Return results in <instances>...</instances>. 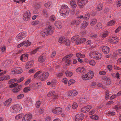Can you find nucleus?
Instances as JSON below:
<instances>
[{
	"label": "nucleus",
	"instance_id": "obj_1",
	"mask_svg": "<svg viewBox=\"0 0 121 121\" xmlns=\"http://www.w3.org/2000/svg\"><path fill=\"white\" fill-rule=\"evenodd\" d=\"M54 30L53 26L49 25L48 28L44 29L41 32L40 34L43 36H46L52 34Z\"/></svg>",
	"mask_w": 121,
	"mask_h": 121
},
{
	"label": "nucleus",
	"instance_id": "obj_2",
	"mask_svg": "<svg viewBox=\"0 0 121 121\" xmlns=\"http://www.w3.org/2000/svg\"><path fill=\"white\" fill-rule=\"evenodd\" d=\"M69 9L67 6L63 5L61 7L60 10V13L62 14V15L64 16L65 15H67L69 13Z\"/></svg>",
	"mask_w": 121,
	"mask_h": 121
},
{
	"label": "nucleus",
	"instance_id": "obj_3",
	"mask_svg": "<svg viewBox=\"0 0 121 121\" xmlns=\"http://www.w3.org/2000/svg\"><path fill=\"white\" fill-rule=\"evenodd\" d=\"M49 73L48 72H44L41 75H39L38 76L39 79L43 81L47 79L49 76Z\"/></svg>",
	"mask_w": 121,
	"mask_h": 121
},
{
	"label": "nucleus",
	"instance_id": "obj_4",
	"mask_svg": "<svg viewBox=\"0 0 121 121\" xmlns=\"http://www.w3.org/2000/svg\"><path fill=\"white\" fill-rule=\"evenodd\" d=\"M88 1V0H78L77 1V3L79 8H82L87 3Z\"/></svg>",
	"mask_w": 121,
	"mask_h": 121
},
{
	"label": "nucleus",
	"instance_id": "obj_5",
	"mask_svg": "<svg viewBox=\"0 0 121 121\" xmlns=\"http://www.w3.org/2000/svg\"><path fill=\"white\" fill-rule=\"evenodd\" d=\"M31 16V13L29 11H26V13H24L23 16V19L24 21H27L29 20Z\"/></svg>",
	"mask_w": 121,
	"mask_h": 121
},
{
	"label": "nucleus",
	"instance_id": "obj_6",
	"mask_svg": "<svg viewBox=\"0 0 121 121\" xmlns=\"http://www.w3.org/2000/svg\"><path fill=\"white\" fill-rule=\"evenodd\" d=\"M11 71L13 74H17L21 73L22 72V71L21 68H15L11 69Z\"/></svg>",
	"mask_w": 121,
	"mask_h": 121
},
{
	"label": "nucleus",
	"instance_id": "obj_7",
	"mask_svg": "<svg viewBox=\"0 0 121 121\" xmlns=\"http://www.w3.org/2000/svg\"><path fill=\"white\" fill-rule=\"evenodd\" d=\"M84 115L82 113H79L76 114L75 117L76 121H82L84 118Z\"/></svg>",
	"mask_w": 121,
	"mask_h": 121
},
{
	"label": "nucleus",
	"instance_id": "obj_8",
	"mask_svg": "<svg viewBox=\"0 0 121 121\" xmlns=\"http://www.w3.org/2000/svg\"><path fill=\"white\" fill-rule=\"evenodd\" d=\"M62 110V108L59 107H57L52 109V112L56 114L59 115L61 113Z\"/></svg>",
	"mask_w": 121,
	"mask_h": 121
},
{
	"label": "nucleus",
	"instance_id": "obj_9",
	"mask_svg": "<svg viewBox=\"0 0 121 121\" xmlns=\"http://www.w3.org/2000/svg\"><path fill=\"white\" fill-rule=\"evenodd\" d=\"M100 49L104 54H108L110 51L109 48L106 46L100 47Z\"/></svg>",
	"mask_w": 121,
	"mask_h": 121
},
{
	"label": "nucleus",
	"instance_id": "obj_10",
	"mask_svg": "<svg viewBox=\"0 0 121 121\" xmlns=\"http://www.w3.org/2000/svg\"><path fill=\"white\" fill-rule=\"evenodd\" d=\"M31 43L29 42L28 40L26 41H24L20 44H19L17 46V47L18 48H19L23 45H25V46H30L31 44Z\"/></svg>",
	"mask_w": 121,
	"mask_h": 121
},
{
	"label": "nucleus",
	"instance_id": "obj_11",
	"mask_svg": "<svg viewBox=\"0 0 121 121\" xmlns=\"http://www.w3.org/2000/svg\"><path fill=\"white\" fill-rule=\"evenodd\" d=\"M31 117L32 115L31 114L26 115L24 116L22 121H30Z\"/></svg>",
	"mask_w": 121,
	"mask_h": 121
},
{
	"label": "nucleus",
	"instance_id": "obj_12",
	"mask_svg": "<svg viewBox=\"0 0 121 121\" xmlns=\"http://www.w3.org/2000/svg\"><path fill=\"white\" fill-rule=\"evenodd\" d=\"M109 42L112 43H115L118 42L119 40L116 37H112L109 39Z\"/></svg>",
	"mask_w": 121,
	"mask_h": 121
},
{
	"label": "nucleus",
	"instance_id": "obj_13",
	"mask_svg": "<svg viewBox=\"0 0 121 121\" xmlns=\"http://www.w3.org/2000/svg\"><path fill=\"white\" fill-rule=\"evenodd\" d=\"M33 66V62L32 61H30L26 64L25 67L26 69H29Z\"/></svg>",
	"mask_w": 121,
	"mask_h": 121
},
{
	"label": "nucleus",
	"instance_id": "obj_14",
	"mask_svg": "<svg viewBox=\"0 0 121 121\" xmlns=\"http://www.w3.org/2000/svg\"><path fill=\"white\" fill-rule=\"evenodd\" d=\"M46 57L44 55H41L39 57L38 60L40 62H43L45 60Z\"/></svg>",
	"mask_w": 121,
	"mask_h": 121
},
{
	"label": "nucleus",
	"instance_id": "obj_15",
	"mask_svg": "<svg viewBox=\"0 0 121 121\" xmlns=\"http://www.w3.org/2000/svg\"><path fill=\"white\" fill-rule=\"evenodd\" d=\"M33 86H31V87L32 88H35L36 89H37L40 86H41V83L40 82H38L35 83V84L33 83L32 84Z\"/></svg>",
	"mask_w": 121,
	"mask_h": 121
},
{
	"label": "nucleus",
	"instance_id": "obj_16",
	"mask_svg": "<svg viewBox=\"0 0 121 121\" xmlns=\"http://www.w3.org/2000/svg\"><path fill=\"white\" fill-rule=\"evenodd\" d=\"M22 86L21 85H18L17 87H16L13 89V91L14 93H16L18 92V91L20 90L21 89V88Z\"/></svg>",
	"mask_w": 121,
	"mask_h": 121
},
{
	"label": "nucleus",
	"instance_id": "obj_17",
	"mask_svg": "<svg viewBox=\"0 0 121 121\" xmlns=\"http://www.w3.org/2000/svg\"><path fill=\"white\" fill-rule=\"evenodd\" d=\"M55 25L58 28H61L62 26V24L60 21H56L55 23Z\"/></svg>",
	"mask_w": 121,
	"mask_h": 121
},
{
	"label": "nucleus",
	"instance_id": "obj_18",
	"mask_svg": "<svg viewBox=\"0 0 121 121\" xmlns=\"http://www.w3.org/2000/svg\"><path fill=\"white\" fill-rule=\"evenodd\" d=\"M103 82L105 84L107 85H109L111 83L110 79L108 77L104 78V80Z\"/></svg>",
	"mask_w": 121,
	"mask_h": 121
},
{
	"label": "nucleus",
	"instance_id": "obj_19",
	"mask_svg": "<svg viewBox=\"0 0 121 121\" xmlns=\"http://www.w3.org/2000/svg\"><path fill=\"white\" fill-rule=\"evenodd\" d=\"M78 92L76 90L73 91H70L68 93L69 95L70 96H75L78 94Z\"/></svg>",
	"mask_w": 121,
	"mask_h": 121
},
{
	"label": "nucleus",
	"instance_id": "obj_20",
	"mask_svg": "<svg viewBox=\"0 0 121 121\" xmlns=\"http://www.w3.org/2000/svg\"><path fill=\"white\" fill-rule=\"evenodd\" d=\"M85 70V69L82 67H78L77 69L76 70V72L79 73L84 72Z\"/></svg>",
	"mask_w": 121,
	"mask_h": 121
},
{
	"label": "nucleus",
	"instance_id": "obj_21",
	"mask_svg": "<svg viewBox=\"0 0 121 121\" xmlns=\"http://www.w3.org/2000/svg\"><path fill=\"white\" fill-rule=\"evenodd\" d=\"M102 57V55L100 53L98 52H96L95 59L96 60H99L101 59Z\"/></svg>",
	"mask_w": 121,
	"mask_h": 121
},
{
	"label": "nucleus",
	"instance_id": "obj_22",
	"mask_svg": "<svg viewBox=\"0 0 121 121\" xmlns=\"http://www.w3.org/2000/svg\"><path fill=\"white\" fill-rule=\"evenodd\" d=\"M10 78V77L9 75H4L0 78V81H3L4 80L9 79Z\"/></svg>",
	"mask_w": 121,
	"mask_h": 121
},
{
	"label": "nucleus",
	"instance_id": "obj_23",
	"mask_svg": "<svg viewBox=\"0 0 121 121\" xmlns=\"http://www.w3.org/2000/svg\"><path fill=\"white\" fill-rule=\"evenodd\" d=\"M15 107V106H12L10 107V110L11 112L13 113H16L17 112V110Z\"/></svg>",
	"mask_w": 121,
	"mask_h": 121
},
{
	"label": "nucleus",
	"instance_id": "obj_24",
	"mask_svg": "<svg viewBox=\"0 0 121 121\" xmlns=\"http://www.w3.org/2000/svg\"><path fill=\"white\" fill-rule=\"evenodd\" d=\"M10 62V61L9 60H6L3 62V65L5 67H8Z\"/></svg>",
	"mask_w": 121,
	"mask_h": 121
},
{
	"label": "nucleus",
	"instance_id": "obj_25",
	"mask_svg": "<svg viewBox=\"0 0 121 121\" xmlns=\"http://www.w3.org/2000/svg\"><path fill=\"white\" fill-rule=\"evenodd\" d=\"M12 99L9 98L8 100H6L4 103V105L5 106H7L9 105L12 101Z\"/></svg>",
	"mask_w": 121,
	"mask_h": 121
},
{
	"label": "nucleus",
	"instance_id": "obj_26",
	"mask_svg": "<svg viewBox=\"0 0 121 121\" xmlns=\"http://www.w3.org/2000/svg\"><path fill=\"white\" fill-rule=\"evenodd\" d=\"M96 52H91L89 53V56L91 58H95V54H96Z\"/></svg>",
	"mask_w": 121,
	"mask_h": 121
},
{
	"label": "nucleus",
	"instance_id": "obj_27",
	"mask_svg": "<svg viewBox=\"0 0 121 121\" xmlns=\"http://www.w3.org/2000/svg\"><path fill=\"white\" fill-rule=\"evenodd\" d=\"M87 74V75H88L89 79H91L94 76L93 72L91 71H89L88 72V73Z\"/></svg>",
	"mask_w": 121,
	"mask_h": 121
},
{
	"label": "nucleus",
	"instance_id": "obj_28",
	"mask_svg": "<svg viewBox=\"0 0 121 121\" xmlns=\"http://www.w3.org/2000/svg\"><path fill=\"white\" fill-rule=\"evenodd\" d=\"M102 27L101 23H98L95 27V29L96 30L99 29Z\"/></svg>",
	"mask_w": 121,
	"mask_h": 121
},
{
	"label": "nucleus",
	"instance_id": "obj_29",
	"mask_svg": "<svg viewBox=\"0 0 121 121\" xmlns=\"http://www.w3.org/2000/svg\"><path fill=\"white\" fill-rule=\"evenodd\" d=\"M86 98H80L78 100V102L81 104H83L85 103L86 101Z\"/></svg>",
	"mask_w": 121,
	"mask_h": 121
},
{
	"label": "nucleus",
	"instance_id": "obj_30",
	"mask_svg": "<svg viewBox=\"0 0 121 121\" xmlns=\"http://www.w3.org/2000/svg\"><path fill=\"white\" fill-rule=\"evenodd\" d=\"M66 76L68 77H70L72 76L73 74V73L70 71H66L65 72Z\"/></svg>",
	"mask_w": 121,
	"mask_h": 121
},
{
	"label": "nucleus",
	"instance_id": "obj_31",
	"mask_svg": "<svg viewBox=\"0 0 121 121\" xmlns=\"http://www.w3.org/2000/svg\"><path fill=\"white\" fill-rule=\"evenodd\" d=\"M66 39L63 37H61L59 38L58 42L60 43H65Z\"/></svg>",
	"mask_w": 121,
	"mask_h": 121
},
{
	"label": "nucleus",
	"instance_id": "obj_32",
	"mask_svg": "<svg viewBox=\"0 0 121 121\" xmlns=\"http://www.w3.org/2000/svg\"><path fill=\"white\" fill-rule=\"evenodd\" d=\"M115 23V22L114 20H112L108 23L107 25V26H111L114 25Z\"/></svg>",
	"mask_w": 121,
	"mask_h": 121
},
{
	"label": "nucleus",
	"instance_id": "obj_33",
	"mask_svg": "<svg viewBox=\"0 0 121 121\" xmlns=\"http://www.w3.org/2000/svg\"><path fill=\"white\" fill-rule=\"evenodd\" d=\"M103 5L102 4H99L97 6V10L100 11L102 9Z\"/></svg>",
	"mask_w": 121,
	"mask_h": 121
},
{
	"label": "nucleus",
	"instance_id": "obj_34",
	"mask_svg": "<svg viewBox=\"0 0 121 121\" xmlns=\"http://www.w3.org/2000/svg\"><path fill=\"white\" fill-rule=\"evenodd\" d=\"M88 23L86 21H84L82 23V28H86L88 25Z\"/></svg>",
	"mask_w": 121,
	"mask_h": 121
},
{
	"label": "nucleus",
	"instance_id": "obj_35",
	"mask_svg": "<svg viewBox=\"0 0 121 121\" xmlns=\"http://www.w3.org/2000/svg\"><path fill=\"white\" fill-rule=\"evenodd\" d=\"M24 114L23 113L19 114L17 115L15 117V119L17 120H18L19 119L21 118L23 116Z\"/></svg>",
	"mask_w": 121,
	"mask_h": 121
},
{
	"label": "nucleus",
	"instance_id": "obj_36",
	"mask_svg": "<svg viewBox=\"0 0 121 121\" xmlns=\"http://www.w3.org/2000/svg\"><path fill=\"white\" fill-rule=\"evenodd\" d=\"M88 75H87V74H85L83 75L82 76V77L84 80H86L88 79H89V78Z\"/></svg>",
	"mask_w": 121,
	"mask_h": 121
},
{
	"label": "nucleus",
	"instance_id": "obj_37",
	"mask_svg": "<svg viewBox=\"0 0 121 121\" xmlns=\"http://www.w3.org/2000/svg\"><path fill=\"white\" fill-rule=\"evenodd\" d=\"M108 34V32L107 31H104L102 34V38H104L107 36Z\"/></svg>",
	"mask_w": 121,
	"mask_h": 121
},
{
	"label": "nucleus",
	"instance_id": "obj_38",
	"mask_svg": "<svg viewBox=\"0 0 121 121\" xmlns=\"http://www.w3.org/2000/svg\"><path fill=\"white\" fill-rule=\"evenodd\" d=\"M30 90V87H27L24 88L23 90V91L25 93H27Z\"/></svg>",
	"mask_w": 121,
	"mask_h": 121
},
{
	"label": "nucleus",
	"instance_id": "obj_39",
	"mask_svg": "<svg viewBox=\"0 0 121 121\" xmlns=\"http://www.w3.org/2000/svg\"><path fill=\"white\" fill-rule=\"evenodd\" d=\"M79 35H76L74 36H73L71 38V41L73 42V41L76 40L77 39H78L79 37Z\"/></svg>",
	"mask_w": 121,
	"mask_h": 121
},
{
	"label": "nucleus",
	"instance_id": "obj_40",
	"mask_svg": "<svg viewBox=\"0 0 121 121\" xmlns=\"http://www.w3.org/2000/svg\"><path fill=\"white\" fill-rule=\"evenodd\" d=\"M14 106L16 107H15V108H16L17 110V112L19 111L22 108L21 107L19 104H17L15 106Z\"/></svg>",
	"mask_w": 121,
	"mask_h": 121
},
{
	"label": "nucleus",
	"instance_id": "obj_41",
	"mask_svg": "<svg viewBox=\"0 0 121 121\" xmlns=\"http://www.w3.org/2000/svg\"><path fill=\"white\" fill-rule=\"evenodd\" d=\"M97 20L96 19H94L92 20V22L91 23V26H93L97 22Z\"/></svg>",
	"mask_w": 121,
	"mask_h": 121
},
{
	"label": "nucleus",
	"instance_id": "obj_42",
	"mask_svg": "<svg viewBox=\"0 0 121 121\" xmlns=\"http://www.w3.org/2000/svg\"><path fill=\"white\" fill-rule=\"evenodd\" d=\"M75 82V81L73 79H71L70 80L68 81V85L69 86H70L71 84H73Z\"/></svg>",
	"mask_w": 121,
	"mask_h": 121
},
{
	"label": "nucleus",
	"instance_id": "obj_43",
	"mask_svg": "<svg viewBox=\"0 0 121 121\" xmlns=\"http://www.w3.org/2000/svg\"><path fill=\"white\" fill-rule=\"evenodd\" d=\"M76 56L77 57L84 58L85 56L84 55H82L81 53H77L76 54Z\"/></svg>",
	"mask_w": 121,
	"mask_h": 121
},
{
	"label": "nucleus",
	"instance_id": "obj_44",
	"mask_svg": "<svg viewBox=\"0 0 121 121\" xmlns=\"http://www.w3.org/2000/svg\"><path fill=\"white\" fill-rule=\"evenodd\" d=\"M39 23V22L38 20L32 22L31 23L34 26L36 25Z\"/></svg>",
	"mask_w": 121,
	"mask_h": 121
},
{
	"label": "nucleus",
	"instance_id": "obj_45",
	"mask_svg": "<svg viewBox=\"0 0 121 121\" xmlns=\"http://www.w3.org/2000/svg\"><path fill=\"white\" fill-rule=\"evenodd\" d=\"M89 63L92 66H94L95 64V62L94 60H90Z\"/></svg>",
	"mask_w": 121,
	"mask_h": 121
},
{
	"label": "nucleus",
	"instance_id": "obj_46",
	"mask_svg": "<svg viewBox=\"0 0 121 121\" xmlns=\"http://www.w3.org/2000/svg\"><path fill=\"white\" fill-rule=\"evenodd\" d=\"M90 117L92 119L96 120H98V116L96 115H94L93 116H91Z\"/></svg>",
	"mask_w": 121,
	"mask_h": 121
},
{
	"label": "nucleus",
	"instance_id": "obj_47",
	"mask_svg": "<svg viewBox=\"0 0 121 121\" xmlns=\"http://www.w3.org/2000/svg\"><path fill=\"white\" fill-rule=\"evenodd\" d=\"M49 20L53 22L56 20V18L54 15L51 16L49 18Z\"/></svg>",
	"mask_w": 121,
	"mask_h": 121
},
{
	"label": "nucleus",
	"instance_id": "obj_48",
	"mask_svg": "<svg viewBox=\"0 0 121 121\" xmlns=\"http://www.w3.org/2000/svg\"><path fill=\"white\" fill-rule=\"evenodd\" d=\"M77 107L78 105L77 103L75 102H74L72 105V108H73V109H75Z\"/></svg>",
	"mask_w": 121,
	"mask_h": 121
},
{
	"label": "nucleus",
	"instance_id": "obj_49",
	"mask_svg": "<svg viewBox=\"0 0 121 121\" xmlns=\"http://www.w3.org/2000/svg\"><path fill=\"white\" fill-rule=\"evenodd\" d=\"M40 102L38 100V101L36 102L35 104V106L36 107V108H39L40 107Z\"/></svg>",
	"mask_w": 121,
	"mask_h": 121
},
{
	"label": "nucleus",
	"instance_id": "obj_50",
	"mask_svg": "<svg viewBox=\"0 0 121 121\" xmlns=\"http://www.w3.org/2000/svg\"><path fill=\"white\" fill-rule=\"evenodd\" d=\"M17 80L16 79H13L10 80L9 82V84H11L12 83L15 82Z\"/></svg>",
	"mask_w": 121,
	"mask_h": 121
},
{
	"label": "nucleus",
	"instance_id": "obj_51",
	"mask_svg": "<svg viewBox=\"0 0 121 121\" xmlns=\"http://www.w3.org/2000/svg\"><path fill=\"white\" fill-rule=\"evenodd\" d=\"M107 114H108V116H113L115 115V112H109L108 113H107Z\"/></svg>",
	"mask_w": 121,
	"mask_h": 121
},
{
	"label": "nucleus",
	"instance_id": "obj_52",
	"mask_svg": "<svg viewBox=\"0 0 121 121\" xmlns=\"http://www.w3.org/2000/svg\"><path fill=\"white\" fill-rule=\"evenodd\" d=\"M24 97V95L23 94H20L19 95L17 96V98L18 99H20Z\"/></svg>",
	"mask_w": 121,
	"mask_h": 121
},
{
	"label": "nucleus",
	"instance_id": "obj_53",
	"mask_svg": "<svg viewBox=\"0 0 121 121\" xmlns=\"http://www.w3.org/2000/svg\"><path fill=\"white\" fill-rule=\"evenodd\" d=\"M81 111L82 112H88L87 111V110L86 107L83 108L81 109Z\"/></svg>",
	"mask_w": 121,
	"mask_h": 121
},
{
	"label": "nucleus",
	"instance_id": "obj_54",
	"mask_svg": "<svg viewBox=\"0 0 121 121\" xmlns=\"http://www.w3.org/2000/svg\"><path fill=\"white\" fill-rule=\"evenodd\" d=\"M42 71L41 70L35 73L34 75V78H35L37 77V76L40 73H42Z\"/></svg>",
	"mask_w": 121,
	"mask_h": 121
},
{
	"label": "nucleus",
	"instance_id": "obj_55",
	"mask_svg": "<svg viewBox=\"0 0 121 121\" xmlns=\"http://www.w3.org/2000/svg\"><path fill=\"white\" fill-rule=\"evenodd\" d=\"M28 54H23L21 56V58H20L21 60H22V58H23V57H28Z\"/></svg>",
	"mask_w": 121,
	"mask_h": 121
},
{
	"label": "nucleus",
	"instance_id": "obj_56",
	"mask_svg": "<svg viewBox=\"0 0 121 121\" xmlns=\"http://www.w3.org/2000/svg\"><path fill=\"white\" fill-rule=\"evenodd\" d=\"M55 94V92L54 91H52V92H50L48 95V96H53V95Z\"/></svg>",
	"mask_w": 121,
	"mask_h": 121
},
{
	"label": "nucleus",
	"instance_id": "obj_57",
	"mask_svg": "<svg viewBox=\"0 0 121 121\" xmlns=\"http://www.w3.org/2000/svg\"><path fill=\"white\" fill-rule=\"evenodd\" d=\"M43 14L45 17H47L48 16V14L46 10H43Z\"/></svg>",
	"mask_w": 121,
	"mask_h": 121
},
{
	"label": "nucleus",
	"instance_id": "obj_58",
	"mask_svg": "<svg viewBox=\"0 0 121 121\" xmlns=\"http://www.w3.org/2000/svg\"><path fill=\"white\" fill-rule=\"evenodd\" d=\"M65 41V44L67 46H69L70 44V41L66 39Z\"/></svg>",
	"mask_w": 121,
	"mask_h": 121
},
{
	"label": "nucleus",
	"instance_id": "obj_59",
	"mask_svg": "<svg viewBox=\"0 0 121 121\" xmlns=\"http://www.w3.org/2000/svg\"><path fill=\"white\" fill-rule=\"evenodd\" d=\"M73 56V54H69L68 55L66 56L65 57V58L66 59H67L68 58H70L72 57Z\"/></svg>",
	"mask_w": 121,
	"mask_h": 121
},
{
	"label": "nucleus",
	"instance_id": "obj_60",
	"mask_svg": "<svg viewBox=\"0 0 121 121\" xmlns=\"http://www.w3.org/2000/svg\"><path fill=\"white\" fill-rule=\"evenodd\" d=\"M18 85V84L16 83H15L13 84H11L9 86V87L10 88H12Z\"/></svg>",
	"mask_w": 121,
	"mask_h": 121
},
{
	"label": "nucleus",
	"instance_id": "obj_61",
	"mask_svg": "<svg viewBox=\"0 0 121 121\" xmlns=\"http://www.w3.org/2000/svg\"><path fill=\"white\" fill-rule=\"evenodd\" d=\"M107 67L108 68V70L110 71L112 69V65H107Z\"/></svg>",
	"mask_w": 121,
	"mask_h": 121
},
{
	"label": "nucleus",
	"instance_id": "obj_62",
	"mask_svg": "<svg viewBox=\"0 0 121 121\" xmlns=\"http://www.w3.org/2000/svg\"><path fill=\"white\" fill-rule=\"evenodd\" d=\"M63 71H62L61 73H58L57 76L58 77H60L62 76L63 75Z\"/></svg>",
	"mask_w": 121,
	"mask_h": 121
},
{
	"label": "nucleus",
	"instance_id": "obj_63",
	"mask_svg": "<svg viewBox=\"0 0 121 121\" xmlns=\"http://www.w3.org/2000/svg\"><path fill=\"white\" fill-rule=\"evenodd\" d=\"M90 17V14L89 13H87L85 14L84 17V18L88 19Z\"/></svg>",
	"mask_w": 121,
	"mask_h": 121
},
{
	"label": "nucleus",
	"instance_id": "obj_64",
	"mask_svg": "<svg viewBox=\"0 0 121 121\" xmlns=\"http://www.w3.org/2000/svg\"><path fill=\"white\" fill-rule=\"evenodd\" d=\"M121 5V0H118V2L117 4V7H119Z\"/></svg>",
	"mask_w": 121,
	"mask_h": 121
}]
</instances>
